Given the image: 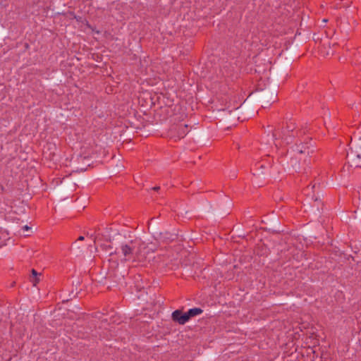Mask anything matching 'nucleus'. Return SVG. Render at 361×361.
<instances>
[{"label":"nucleus","mask_w":361,"mask_h":361,"mask_svg":"<svg viewBox=\"0 0 361 361\" xmlns=\"http://www.w3.org/2000/svg\"><path fill=\"white\" fill-rule=\"evenodd\" d=\"M173 130L177 131V135H174V137H177L178 139L184 137L189 132L188 125L183 123H180L178 126L173 127V128L171 130Z\"/></svg>","instance_id":"39448f33"},{"label":"nucleus","mask_w":361,"mask_h":361,"mask_svg":"<svg viewBox=\"0 0 361 361\" xmlns=\"http://www.w3.org/2000/svg\"><path fill=\"white\" fill-rule=\"evenodd\" d=\"M267 168L264 166L263 164L258 162L256 163L255 165L252 168V172L253 176H260L261 174H264V170H266Z\"/></svg>","instance_id":"423d86ee"},{"label":"nucleus","mask_w":361,"mask_h":361,"mask_svg":"<svg viewBox=\"0 0 361 361\" xmlns=\"http://www.w3.org/2000/svg\"><path fill=\"white\" fill-rule=\"evenodd\" d=\"M202 312H203V310L201 308L194 307V308L190 309L186 312V314H187V315L188 317V319H190V318H191V317H193L195 316H197V315H199V314H202Z\"/></svg>","instance_id":"0eeeda50"},{"label":"nucleus","mask_w":361,"mask_h":361,"mask_svg":"<svg viewBox=\"0 0 361 361\" xmlns=\"http://www.w3.org/2000/svg\"><path fill=\"white\" fill-rule=\"evenodd\" d=\"M172 319L180 324H185L189 320L186 312L183 313L179 310H175L172 313Z\"/></svg>","instance_id":"20e7f679"},{"label":"nucleus","mask_w":361,"mask_h":361,"mask_svg":"<svg viewBox=\"0 0 361 361\" xmlns=\"http://www.w3.org/2000/svg\"><path fill=\"white\" fill-rule=\"evenodd\" d=\"M307 130L302 128H295L293 124L288 126L287 129L283 133L282 140L286 143L295 142L293 150L299 154H310L312 150H310L311 146L310 137L306 135Z\"/></svg>","instance_id":"f257e3e1"},{"label":"nucleus","mask_w":361,"mask_h":361,"mask_svg":"<svg viewBox=\"0 0 361 361\" xmlns=\"http://www.w3.org/2000/svg\"><path fill=\"white\" fill-rule=\"evenodd\" d=\"M32 274L34 276V279H32V283H33V286H36L37 283H38L39 281V279L37 278V272L35 270V269H32Z\"/></svg>","instance_id":"6e6552de"},{"label":"nucleus","mask_w":361,"mask_h":361,"mask_svg":"<svg viewBox=\"0 0 361 361\" xmlns=\"http://www.w3.org/2000/svg\"><path fill=\"white\" fill-rule=\"evenodd\" d=\"M348 158L352 160L355 166L361 168V147L352 150L348 154Z\"/></svg>","instance_id":"7ed1b4c3"},{"label":"nucleus","mask_w":361,"mask_h":361,"mask_svg":"<svg viewBox=\"0 0 361 361\" xmlns=\"http://www.w3.org/2000/svg\"><path fill=\"white\" fill-rule=\"evenodd\" d=\"M30 229V228L28 226H25L23 227V230L25 231H27Z\"/></svg>","instance_id":"1a4fd4ad"},{"label":"nucleus","mask_w":361,"mask_h":361,"mask_svg":"<svg viewBox=\"0 0 361 361\" xmlns=\"http://www.w3.org/2000/svg\"><path fill=\"white\" fill-rule=\"evenodd\" d=\"M148 250L140 239H134L122 244L117 253L123 256L124 260L144 262L147 259Z\"/></svg>","instance_id":"f03ea898"},{"label":"nucleus","mask_w":361,"mask_h":361,"mask_svg":"<svg viewBox=\"0 0 361 361\" xmlns=\"http://www.w3.org/2000/svg\"><path fill=\"white\" fill-rule=\"evenodd\" d=\"M314 187H315V185H312V186L311 187V188H312V189H313V188H314Z\"/></svg>","instance_id":"ddd939ff"},{"label":"nucleus","mask_w":361,"mask_h":361,"mask_svg":"<svg viewBox=\"0 0 361 361\" xmlns=\"http://www.w3.org/2000/svg\"><path fill=\"white\" fill-rule=\"evenodd\" d=\"M159 189V187H154V188H153V190H157Z\"/></svg>","instance_id":"f8f14e48"},{"label":"nucleus","mask_w":361,"mask_h":361,"mask_svg":"<svg viewBox=\"0 0 361 361\" xmlns=\"http://www.w3.org/2000/svg\"><path fill=\"white\" fill-rule=\"evenodd\" d=\"M312 199H313L314 201H317V198H314V195H312Z\"/></svg>","instance_id":"9b49d317"},{"label":"nucleus","mask_w":361,"mask_h":361,"mask_svg":"<svg viewBox=\"0 0 361 361\" xmlns=\"http://www.w3.org/2000/svg\"><path fill=\"white\" fill-rule=\"evenodd\" d=\"M84 240V237L83 236H80L78 238V240Z\"/></svg>","instance_id":"9d476101"}]
</instances>
